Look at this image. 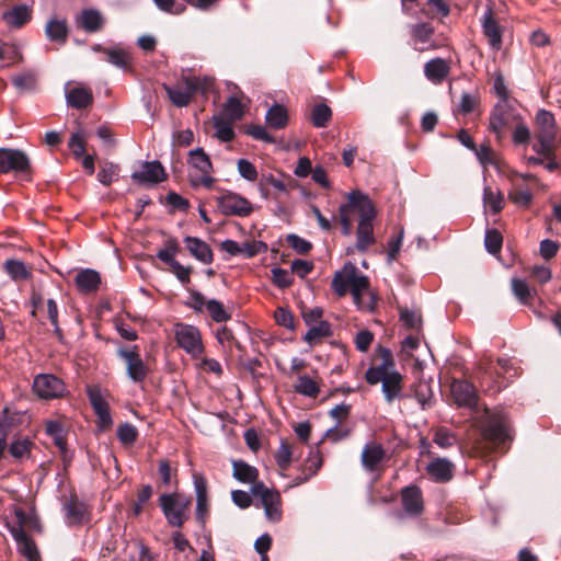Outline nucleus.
<instances>
[{"label": "nucleus", "mask_w": 561, "mask_h": 561, "mask_svg": "<svg viewBox=\"0 0 561 561\" xmlns=\"http://www.w3.org/2000/svg\"><path fill=\"white\" fill-rule=\"evenodd\" d=\"M232 124L233 122L226 121L224 117H214L215 136L222 142L232 141L236 137Z\"/></svg>", "instance_id": "c03bdc74"}, {"label": "nucleus", "mask_w": 561, "mask_h": 561, "mask_svg": "<svg viewBox=\"0 0 561 561\" xmlns=\"http://www.w3.org/2000/svg\"><path fill=\"white\" fill-rule=\"evenodd\" d=\"M426 474L435 483H447L455 474V465L447 458L433 457L425 467Z\"/></svg>", "instance_id": "2eb2a0df"}, {"label": "nucleus", "mask_w": 561, "mask_h": 561, "mask_svg": "<svg viewBox=\"0 0 561 561\" xmlns=\"http://www.w3.org/2000/svg\"><path fill=\"white\" fill-rule=\"evenodd\" d=\"M206 309L215 322H227L231 319V314L225 309L222 302L216 299L208 300L206 304Z\"/></svg>", "instance_id": "49530a36"}, {"label": "nucleus", "mask_w": 561, "mask_h": 561, "mask_svg": "<svg viewBox=\"0 0 561 561\" xmlns=\"http://www.w3.org/2000/svg\"><path fill=\"white\" fill-rule=\"evenodd\" d=\"M4 271L14 282L26 280L31 277L25 264L19 260H7L4 262Z\"/></svg>", "instance_id": "58836bf2"}, {"label": "nucleus", "mask_w": 561, "mask_h": 561, "mask_svg": "<svg viewBox=\"0 0 561 561\" xmlns=\"http://www.w3.org/2000/svg\"><path fill=\"white\" fill-rule=\"evenodd\" d=\"M105 24L102 13L96 9H83L76 16V25L88 33L100 32Z\"/></svg>", "instance_id": "aec40b11"}, {"label": "nucleus", "mask_w": 561, "mask_h": 561, "mask_svg": "<svg viewBox=\"0 0 561 561\" xmlns=\"http://www.w3.org/2000/svg\"><path fill=\"white\" fill-rule=\"evenodd\" d=\"M65 508L70 525L83 524L87 513L85 506L83 503H80L76 496L71 497V500L65 505Z\"/></svg>", "instance_id": "4c0bfd02"}, {"label": "nucleus", "mask_w": 561, "mask_h": 561, "mask_svg": "<svg viewBox=\"0 0 561 561\" xmlns=\"http://www.w3.org/2000/svg\"><path fill=\"white\" fill-rule=\"evenodd\" d=\"M13 172L25 181H32L33 167L28 156L20 149L0 148V174Z\"/></svg>", "instance_id": "423d86ee"}, {"label": "nucleus", "mask_w": 561, "mask_h": 561, "mask_svg": "<svg viewBox=\"0 0 561 561\" xmlns=\"http://www.w3.org/2000/svg\"><path fill=\"white\" fill-rule=\"evenodd\" d=\"M400 321L409 330H419L421 328V316L407 307H399Z\"/></svg>", "instance_id": "6e6d98bb"}, {"label": "nucleus", "mask_w": 561, "mask_h": 561, "mask_svg": "<svg viewBox=\"0 0 561 561\" xmlns=\"http://www.w3.org/2000/svg\"><path fill=\"white\" fill-rule=\"evenodd\" d=\"M480 103L479 93L462 92L458 105V112L462 115L472 113Z\"/></svg>", "instance_id": "864d4df0"}, {"label": "nucleus", "mask_w": 561, "mask_h": 561, "mask_svg": "<svg viewBox=\"0 0 561 561\" xmlns=\"http://www.w3.org/2000/svg\"><path fill=\"white\" fill-rule=\"evenodd\" d=\"M46 37L54 43L66 44L69 35V27L66 19L54 16L45 25Z\"/></svg>", "instance_id": "393cba45"}, {"label": "nucleus", "mask_w": 561, "mask_h": 561, "mask_svg": "<svg viewBox=\"0 0 561 561\" xmlns=\"http://www.w3.org/2000/svg\"><path fill=\"white\" fill-rule=\"evenodd\" d=\"M294 389L297 393L309 398H317L320 392L318 382L307 375L298 378V383L294 386Z\"/></svg>", "instance_id": "a18cd8bd"}, {"label": "nucleus", "mask_w": 561, "mask_h": 561, "mask_svg": "<svg viewBox=\"0 0 561 561\" xmlns=\"http://www.w3.org/2000/svg\"><path fill=\"white\" fill-rule=\"evenodd\" d=\"M508 198L517 206L528 207L533 202V194L529 190L514 187L508 192Z\"/></svg>", "instance_id": "680f3d73"}, {"label": "nucleus", "mask_w": 561, "mask_h": 561, "mask_svg": "<svg viewBox=\"0 0 561 561\" xmlns=\"http://www.w3.org/2000/svg\"><path fill=\"white\" fill-rule=\"evenodd\" d=\"M536 124L538 127L536 135L539 138L556 139V119L551 112L547 110H539L536 115Z\"/></svg>", "instance_id": "c85d7f7f"}, {"label": "nucleus", "mask_w": 561, "mask_h": 561, "mask_svg": "<svg viewBox=\"0 0 561 561\" xmlns=\"http://www.w3.org/2000/svg\"><path fill=\"white\" fill-rule=\"evenodd\" d=\"M411 35L416 43L427 44L434 35V27L430 23H417L412 26Z\"/></svg>", "instance_id": "3c124183"}, {"label": "nucleus", "mask_w": 561, "mask_h": 561, "mask_svg": "<svg viewBox=\"0 0 561 561\" xmlns=\"http://www.w3.org/2000/svg\"><path fill=\"white\" fill-rule=\"evenodd\" d=\"M449 62L443 58H433L424 65V75L433 83H442L449 75Z\"/></svg>", "instance_id": "b1692460"}, {"label": "nucleus", "mask_w": 561, "mask_h": 561, "mask_svg": "<svg viewBox=\"0 0 561 561\" xmlns=\"http://www.w3.org/2000/svg\"><path fill=\"white\" fill-rule=\"evenodd\" d=\"M45 433L53 438L55 445H62L66 438V431L60 421L50 420L45 423Z\"/></svg>", "instance_id": "de8ad7c7"}, {"label": "nucleus", "mask_w": 561, "mask_h": 561, "mask_svg": "<svg viewBox=\"0 0 561 561\" xmlns=\"http://www.w3.org/2000/svg\"><path fill=\"white\" fill-rule=\"evenodd\" d=\"M331 287L339 297L345 296L350 289L354 300L359 301L362 294L369 287V279L359 274L355 265L348 263L342 272L335 273Z\"/></svg>", "instance_id": "7ed1b4c3"}, {"label": "nucleus", "mask_w": 561, "mask_h": 561, "mask_svg": "<svg viewBox=\"0 0 561 561\" xmlns=\"http://www.w3.org/2000/svg\"><path fill=\"white\" fill-rule=\"evenodd\" d=\"M519 117L515 115L512 108L506 104V102H499L493 107L490 118H489V128L492 133L495 134L497 141H501L505 129L511 126V124L518 119Z\"/></svg>", "instance_id": "f8f14e48"}, {"label": "nucleus", "mask_w": 561, "mask_h": 561, "mask_svg": "<svg viewBox=\"0 0 561 561\" xmlns=\"http://www.w3.org/2000/svg\"><path fill=\"white\" fill-rule=\"evenodd\" d=\"M175 340L180 347L194 357L204 351L201 333L194 325L176 324Z\"/></svg>", "instance_id": "9b49d317"}, {"label": "nucleus", "mask_w": 561, "mask_h": 561, "mask_svg": "<svg viewBox=\"0 0 561 561\" xmlns=\"http://www.w3.org/2000/svg\"><path fill=\"white\" fill-rule=\"evenodd\" d=\"M377 357L380 363L373 365L365 373V379L369 385L382 383V393L388 403L399 398L402 391L403 377L394 370V359L389 348L381 345L377 348Z\"/></svg>", "instance_id": "f257e3e1"}, {"label": "nucleus", "mask_w": 561, "mask_h": 561, "mask_svg": "<svg viewBox=\"0 0 561 561\" xmlns=\"http://www.w3.org/2000/svg\"><path fill=\"white\" fill-rule=\"evenodd\" d=\"M67 103L69 106L77 110H84L92 105L93 94L90 88L75 87L66 93Z\"/></svg>", "instance_id": "bb28decb"}, {"label": "nucleus", "mask_w": 561, "mask_h": 561, "mask_svg": "<svg viewBox=\"0 0 561 561\" xmlns=\"http://www.w3.org/2000/svg\"><path fill=\"white\" fill-rule=\"evenodd\" d=\"M118 167L112 162H105L99 173L98 180L105 186H110L114 179L117 176Z\"/></svg>", "instance_id": "052dcab7"}, {"label": "nucleus", "mask_w": 561, "mask_h": 561, "mask_svg": "<svg viewBox=\"0 0 561 561\" xmlns=\"http://www.w3.org/2000/svg\"><path fill=\"white\" fill-rule=\"evenodd\" d=\"M117 355L125 362L127 376L134 382L140 383L147 378L149 368L142 360L137 345L130 348H119Z\"/></svg>", "instance_id": "1a4fd4ad"}, {"label": "nucleus", "mask_w": 561, "mask_h": 561, "mask_svg": "<svg viewBox=\"0 0 561 561\" xmlns=\"http://www.w3.org/2000/svg\"><path fill=\"white\" fill-rule=\"evenodd\" d=\"M167 178L168 175L163 165L157 160L144 162L142 170L136 171L131 174L133 181L137 182L138 184H158L165 181Z\"/></svg>", "instance_id": "f3484780"}, {"label": "nucleus", "mask_w": 561, "mask_h": 561, "mask_svg": "<svg viewBox=\"0 0 561 561\" xmlns=\"http://www.w3.org/2000/svg\"><path fill=\"white\" fill-rule=\"evenodd\" d=\"M87 394L90 404L98 417V426L101 431H106L113 425L112 415L110 413V407L106 400L103 398L101 388L98 386H90L87 389Z\"/></svg>", "instance_id": "ddd939ff"}, {"label": "nucleus", "mask_w": 561, "mask_h": 561, "mask_svg": "<svg viewBox=\"0 0 561 561\" xmlns=\"http://www.w3.org/2000/svg\"><path fill=\"white\" fill-rule=\"evenodd\" d=\"M215 201L218 209L225 216L248 217L253 213L251 202L231 191H224Z\"/></svg>", "instance_id": "6e6552de"}, {"label": "nucleus", "mask_w": 561, "mask_h": 561, "mask_svg": "<svg viewBox=\"0 0 561 561\" xmlns=\"http://www.w3.org/2000/svg\"><path fill=\"white\" fill-rule=\"evenodd\" d=\"M7 528L13 539L16 542L18 551L27 560V561H41V553L35 541L28 536L25 530L21 527H15L10 523H7Z\"/></svg>", "instance_id": "4468645a"}, {"label": "nucleus", "mask_w": 561, "mask_h": 561, "mask_svg": "<svg viewBox=\"0 0 561 561\" xmlns=\"http://www.w3.org/2000/svg\"><path fill=\"white\" fill-rule=\"evenodd\" d=\"M503 243V237L496 229H489L485 232L484 244L491 254H496L501 251Z\"/></svg>", "instance_id": "4d7b16f0"}, {"label": "nucleus", "mask_w": 561, "mask_h": 561, "mask_svg": "<svg viewBox=\"0 0 561 561\" xmlns=\"http://www.w3.org/2000/svg\"><path fill=\"white\" fill-rule=\"evenodd\" d=\"M433 442L440 448H449L456 444V437L445 427L435 431Z\"/></svg>", "instance_id": "69168bd1"}, {"label": "nucleus", "mask_w": 561, "mask_h": 561, "mask_svg": "<svg viewBox=\"0 0 561 561\" xmlns=\"http://www.w3.org/2000/svg\"><path fill=\"white\" fill-rule=\"evenodd\" d=\"M92 50L96 53H103L107 62L121 69H126L129 67L131 61V57L128 51L121 47L106 48L101 44H95L92 46Z\"/></svg>", "instance_id": "5701e85b"}, {"label": "nucleus", "mask_w": 561, "mask_h": 561, "mask_svg": "<svg viewBox=\"0 0 561 561\" xmlns=\"http://www.w3.org/2000/svg\"><path fill=\"white\" fill-rule=\"evenodd\" d=\"M188 252L204 264H210L214 261L211 248L202 239L196 237H186L184 239Z\"/></svg>", "instance_id": "a878e982"}, {"label": "nucleus", "mask_w": 561, "mask_h": 561, "mask_svg": "<svg viewBox=\"0 0 561 561\" xmlns=\"http://www.w3.org/2000/svg\"><path fill=\"white\" fill-rule=\"evenodd\" d=\"M163 89L172 104L178 107L187 106L194 96L193 92H191V89L185 84L184 88L181 85L170 87L168 84H163Z\"/></svg>", "instance_id": "72a5a7b5"}, {"label": "nucleus", "mask_w": 561, "mask_h": 561, "mask_svg": "<svg viewBox=\"0 0 561 561\" xmlns=\"http://www.w3.org/2000/svg\"><path fill=\"white\" fill-rule=\"evenodd\" d=\"M183 83L191 89L194 95L199 92L206 96L215 89V79L211 77H184Z\"/></svg>", "instance_id": "c9c22d12"}, {"label": "nucleus", "mask_w": 561, "mask_h": 561, "mask_svg": "<svg viewBox=\"0 0 561 561\" xmlns=\"http://www.w3.org/2000/svg\"><path fill=\"white\" fill-rule=\"evenodd\" d=\"M266 123L271 128L283 129L288 124V113L284 105L274 104L266 113Z\"/></svg>", "instance_id": "e433bc0d"}, {"label": "nucleus", "mask_w": 561, "mask_h": 561, "mask_svg": "<svg viewBox=\"0 0 561 561\" xmlns=\"http://www.w3.org/2000/svg\"><path fill=\"white\" fill-rule=\"evenodd\" d=\"M72 154L79 159L85 154V138L81 131L71 135L68 144Z\"/></svg>", "instance_id": "338daca9"}, {"label": "nucleus", "mask_w": 561, "mask_h": 561, "mask_svg": "<svg viewBox=\"0 0 561 561\" xmlns=\"http://www.w3.org/2000/svg\"><path fill=\"white\" fill-rule=\"evenodd\" d=\"M157 257L170 266L171 272L183 285H186L191 282V266L182 265L179 261H176L174 257H171L169 254L164 252H158Z\"/></svg>", "instance_id": "473e14b6"}, {"label": "nucleus", "mask_w": 561, "mask_h": 561, "mask_svg": "<svg viewBox=\"0 0 561 561\" xmlns=\"http://www.w3.org/2000/svg\"><path fill=\"white\" fill-rule=\"evenodd\" d=\"M16 426V414L11 413L8 408L3 409L0 415V438L7 442L9 434Z\"/></svg>", "instance_id": "5fc2aeb1"}, {"label": "nucleus", "mask_w": 561, "mask_h": 561, "mask_svg": "<svg viewBox=\"0 0 561 561\" xmlns=\"http://www.w3.org/2000/svg\"><path fill=\"white\" fill-rule=\"evenodd\" d=\"M36 81V75L33 71H26L12 78L13 85L21 91L34 90Z\"/></svg>", "instance_id": "603ef678"}, {"label": "nucleus", "mask_w": 561, "mask_h": 561, "mask_svg": "<svg viewBox=\"0 0 561 561\" xmlns=\"http://www.w3.org/2000/svg\"><path fill=\"white\" fill-rule=\"evenodd\" d=\"M116 436L123 446L129 447L137 442L139 433L135 425L126 422L118 425Z\"/></svg>", "instance_id": "79ce46f5"}, {"label": "nucleus", "mask_w": 561, "mask_h": 561, "mask_svg": "<svg viewBox=\"0 0 561 561\" xmlns=\"http://www.w3.org/2000/svg\"><path fill=\"white\" fill-rule=\"evenodd\" d=\"M357 214L359 215V221L356 229V243L355 249L365 253L367 249L375 244L376 238L374 236L373 221L377 216V211L374 203L367 196V199H363V204H357Z\"/></svg>", "instance_id": "39448f33"}, {"label": "nucleus", "mask_w": 561, "mask_h": 561, "mask_svg": "<svg viewBox=\"0 0 561 561\" xmlns=\"http://www.w3.org/2000/svg\"><path fill=\"white\" fill-rule=\"evenodd\" d=\"M401 501L404 511L411 516L423 513L424 502L421 489L417 485H409L401 490Z\"/></svg>", "instance_id": "6ab92c4d"}, {"label": "nucleus", "mask_w": 561, "mask_h": 561, "mask_svg": "<svg viewBox=\"0 0 561 561\" xmlns=\"http://www.w3.org/2000/svg\"><path fill=\"white\" fill-rule=\"evenodd\" d=\"M75 284L82 294L95 293L101 284V275L92 268H84L75 276Z\"/></svg>", "instance_id": "4be33fe9"}, {"label": "nucleus", "mask_w": 561, "mask_h": 561, "mask_svg": "<svg viewBox=\"0 0 561 561\" xmlns=\"http://www.w3.org/2000/svg\"><path fill=\"white\" fill-rule=\"evenodd\" d=\"M386 457V450L380 444H366L362 451V465L369 471L375 472L378 470V466L383 461Z\"/></svg>", "instance_id": "412c9836"}, {"label": "nucleus", "mask_w": 561, "mask_h": 561, "mask_svg": "<svg viewBox=\"0 0 561 561\" xmlns=\"http://www.w3.org/2000/svg\"><path fill=\"white\" fill-rule=\"evenodd\" d=\"M363 199H367V195L359 191H353L347 195V203L339 207V218L342 225V233L348 236L352 231L351 214L357 213V204H363Z\"/></svg>", "instance_id": "dca6fc26"}, {"label": "nucleus", "mask_w": 561, "mask_h": 561, "mask_svg": "<svg viewBox=\"0 0 561 561\" xmlns=\"http://www.w3.org/2000/svg\"><path fill=\"white\" fill-rule=\"evenodd\" d=\"M482 373L481 386L486 385L485 391L496 393L507 386L510 380L518 375V368L514 367L510 359L499 358L496 364L488 362L479 367Z\"/></svg>", "instance_id": "f03ea898"}, {"label": "nucleus", "mask_w": 561, "mask_h": 561, "mask_svg": "<svg viewBox=\"0 0 561 561\" xmlns=\"http://www.w3.org/2000/svg\"><path fill=\"white\" fill-rule=\"evenodd\" d=\"M274 318L278 325L295 330L296 319L294 313L288 309L278 307L274 312Z\"/></svg>", "instance_id": "0e129e2a"}, {"label": "nucleus", "mask_w": 561, "mask_h": 561, "mask_svg": "<svg viewBox=\"0 0 561 561\" xmlns=\"http://www.w3.org/2000/svg\"><path fill=\"white\" fill-rule=\"evenodd\" d=\"M3 21L15 28H21L32 19V10L26 4L14 5L2 15Z\"/></svg>", "instance_id": "c756f323"}, {"label": "nucleus", "mask_w": 561, "mask_h": 561, "mask_svg": "<svg viewBox=\"0 0 561 561\" xmlns=\"http://www.w3.org/2000/svg\"><path fill=\"white\" fill-rule=\"evenodd\" d=\"M483 34L489 41L490 46L499 50L502 47V30L497 21L493 18L492 11L484 14L482 23Z\"/></svg>", "instance_id": "cd10ccee"}, {"label": "nucleus", "mask_w": 561, "mask_h": 561, "mask_svg": "<svg viewBox=\"0 0 561 561\" xmlns=\"http://www.w3.org/2000/svg\"><path fill=\"white\" fill-rule=\"evenodd\" d=\"M188 163L201 173H213L214 167L209 156L203 148H196L188 153Z\"/></svg>", "instance_id": "f704fd0d"}, {"label": "nucleus", "mask_w": 561, "mask_h": 561, "mask_svg": "<svg viewBox=\"0 0 561 561\" xmlns=\"http://www.w3.org/2000/svg\"><path fill=\"white\" fill-rule=\"evenodd\" d=\"M483 202L485 206L491 208L493 214H499L503 209L504 197L500 191L493 192L491 187H485L483 192Z\"/></svg>", "instance_id": "8fccbe9b"}, {"label": "nucleus", "mask_w": 561, "mask_h": 561, "mask_svg": "<svg viewBox=\"0 0 561 561\" xmlns=\"http://www.w3.org/2000/svg\"><path fill=\"white\" fill-rule=\"evenodd\" d=\"M243 114L244 106L236 96H230L224 104L222 116L226 121L234 123L241 119Z\"/></svg>", "instance_id": "a19ab883"}, {"label": "nucleus", "mask_w": 561, "mask_h": 561, "mask_svg": "<svg viewBox=\"0 0 561 561\" xmlns=\"http://www.w3.org/2000/svg\"><path fill=\"white\" fill-rule=\"evenodd\" d=\"M161 511L171 527L181 528L190 517L192 497L182 493H165L159 497Z\"/></svg>", "instance_id": "20e7f679"}, {"label": "nucleus", "mask_w": 561, "mask_h": 561, "mask_svg": "<svg viewBox=\"0 0 561 561\" xmlns=\"http://www.w3.org/2000/svg\"><path fill=\"white\" fill-rule=\"evenodd\" d=\"M537 141L533 145V149L536 153L543 156L545 158H551L554 156V140L539 138L536 135Z\"/></svg>", "instance_id": "774afa93"}, {"label": "nucleus", "mask_w": 561, "mask_h": 561, "mask_svg": "<svg viewBox=\"0 0 561 561\" xmlns=\"http://www.w3.org/2000/svg\"><path fill=\"white\" fill-rule=\"evenodd\" d=\"M272 282L276 287L284 289L293 285L294 278L290 276L288 271L280 267H274L272 270Z\"/></svg>", "instance_id": "e2e57ef3"}, {"label": "nucleus", "mask_w": 561, "mask_h": 561, "mask_svg": "<svg viewBox=\"0 0 561 561\" xmlns=\"http://www.w3.org/2000/svg\"><path fill=\"white\" fill-rule=\"evenodd\" d=\"M34 446V443L27 438L18 439L10 444L9 454L15 459H23L28 457L31 454V449Z\"/></svg>", "instance_id": "09e8293b"}, {"label": "nucleus", "mask_w": 561, "mask_h": 561, "mask_svg": "<svg viewBox=\"0 0 561 561\" xmlns=\"http://www.w3.org/2000/svg\"><path fill=\"white\" fill-rule=\"evenodd\" d=\"M483 438L495 447L510 444L513 439L511 422L505 413L496 412L489 416L482 430Z\"/></svg>", "instance_id": "0eeeda50"}, {"label": "nucleus", "mask_w": 561, "mask_h": 561, "mask_svg": "<svg viewBox=\"0 0 561 561\" xmlns=\"http://www.w3.org/2000/svg\"><path fill=\"white\" fill-rule=\"evenodd\" d=\"M286 242L293 248L298 254H308L312 249V243L297 234L290 233L286 237Z\"/></svg>", "instance_id": "13d9d810"}, {"label": "nucleus", "mask_w": 561, "mask_h": 561, "mask_svg": "<svg viewBox=\"0 0 561 561\" xmlns=\"http://www.w3.org/2000/svg\"><path fill=\"white\" fill-rule=\"evenodd\" d=\"M332 335V328L330 322L320 321L318 325H312L304 336V341L312 345L322 337H329Z\"/></svg>", "instance_id": "ea45409f"}, {"label": "nucleus", "mask_w": 561, "mask_h": 561, "mask_svg": "<svg viewBox=\"0 0 561 561\" xmlns=\"http://www.w3.org/2000/svg\"><path fill=\"white\" fill-rule=\"evenodd\" d=\"M33 391L45 400L60 398L66 392L65 382L51 374H41L35 377L33 382Z\"/></svg>", "instance_id": "9d476101"}, {"label": "nucleus", "mask_w": 561, "mask_h": 561, "mask_svg": "<svg viewBox=\"0 0 561 561\" xmlns=\"http://www.w3.org/2000/svg\"><path fill=\"white\" fill-rule=\"evenodd\" d=\"M332 118V110L324 103L316 104L311 112V123L314 127H327Z\"/></svg>", "instance_id": "37998d69"}, {"label": "nucleus", "mask_w": 561, "mask_h": 561, "mask_svg": "<svg viewBox=\"0 0 561 561\" xmlns=\"http://www.w3.org/2000/svg\"><path fill=\"white\" fill-rule=\"evenodd\" d=\"M232 477L241 483H252L259 479V470L244 460H232Z\"/></svg>", "instance_id": "7c9ffc66"}, {"label": "nucleus", "mask_w": 561, "mask_h": 561, "mask_svg": "<svg viewBox=\"0 0 561 561\" xmlns=\"http://www.w3.org/2000/svg\"><path fill=\"white\" fill-rule=\"evenodd\" d=\"M261 502L268 520L277 523L282 519V497L278 491H272L270 495H267L266 499L264 497Z\"/></svg>", "instance_id": "2f4dec72"}, {"label": "nucleus", "mask_w": 561, "mask_h": 561, "mask_svg": "<svg viewBox=\"0 0 561 561\" xmlns=\"http://www.w3.org/2000/svg\"><path fill=\"white\" fill-rule=\"evenodd\" d=\"M291 446L286 440H282L278 450L275 454V460L277 466L285 470L289 467L291 462Z\"/></svg>", "instance_id": "bf43d9fd"}, {"label": "nucleus", "mask_w": 561, "mask_h": 561, "mask_svg": "<svg viewBox=\"0 0 561 561\" xmlns=\"http://www.w3.org/2000/svg\"><path fill=\"white\" fill-rule=\"evenodd\" d=\"M451 393L459 407L476 408L478 404V394L474 386L467 380H454L451 383Z\"/></svg>", "instance_id": "a211bd4d"}]
</instances>
